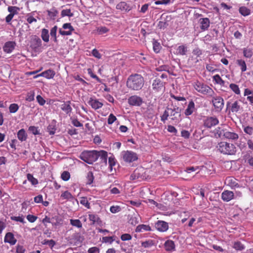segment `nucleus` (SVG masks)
Listing matches in <instances>:
<instances>
[{"mask_svg": "<svg viewBox=\"0 0 253 253\" xmlns=\"http://www.w3.org/2000/svg\"><path fill=\"white\" fill-rule=\"evenodd\" d=\"M156 228L160 232H166L169 229L168 223L163 220H158L155 223Z\"/></svg>", "mask_w": 253, "mask_h": 253, "instance_id": "obj_13", "label": "nucleus"}, {"mask_svg": "<svg viewBox=\"0 0 253 253\" xmlns=\"http://www.w3.org/2000/svg\"><path fill=\"white\" fill-rule=\"evenodd\" d=\"M195 103L192 100H191L189 102L187 107L185 110L184 114L187 116H190L195 111Z\"/></svg>", "mask_w": 253, "mask_h": 253, "instance_id": "obj_21", "label": "nucleus"}, {"mask_svg": "<svg viewBox=\"0 0 253 253\" xmlns=\"http://www.w3.org/2000/svg\"><path fill=\"white\" fill-rule=\"evenodd\" d=\"M86 178L87 184L90 185L93 183L94 177L92 171H89L87 173Z\"/></svg>", "mask_w": 253, "mask_h": 253, "instance_id": "obj_36", "label": "nucleus"}, {"mask_svg": "<svg viewBox=\"0 0 253 253\" xmlns=\"http://www.w3.org/2000/svg\"><path fill=\"white\" fill-rule=\"evenodd\" d=\"M144 84L143 77L139 74H135L128 77L126 81L127 87L132 90L138 91L141 89Z\"/></svg>", "mask_w": 253, "mask_h": 253, "instance_id": "obj_1", "label": "nucleus"}, {"mask_svg": "<svg viewBox=\"0 0 253 253\" xmlns=\"http://www.w3.org/2000/svg\"><path fill=\"white\" fill-rule=\"evenodd\" d=\"M234 198L235 195L232 191L225 190L221 194V199L224 202H229Z\"/></svg>", "mask_w": 253, "mask_h": 253, "instance_id": "obj_14", "label": "nucleus"}, {"mask_svg": "<svg viewBox=\"0 0 253 253\" xmlns=\"http://www.w3.org/2000/svg\"><path fill=\"white\" fill-rule=\"evenodd\" d=\"M212 97V104L216 109L218 111H221L224 106V100L220 96H213Z\"/></svg>", "mask_w": 253, "mask_h": 253, "instance_id": "obj_8", "label": "nucleus"}, {"mask_svg": "<svg viewBox=\"0 0 253 253\" xmlns=\"http://www.w3.org/2000/svg\"><path fill=\"white\" fill-rule=\"evenodd\" d=\"M88 219L91 221V224L101 225L102 224V221L99 215L95 213L89 212L88 213Z\"/></svg>", "mask_w": 253, "mask_h": 253, "instance_id": "obj_12", "label": "nucleus"}, {"mask_svg": "<svg viewBox=\"0 0 253 253\" xmlns=\"http://www.w3.org/2000/svg\"><path fill=\"white\" fill-rule=\"evenodd\" d=\"M151 230V228L149 225L140 224L138 225L135 229L136 232H142L144 231H149Z\"/></svg>", "mask_w": 253, "mask_h": 253, "instance_id": "obj_30", "label": "nucleus"}, {"mask_svg": "<svg viewBox=\"0 0 253 253\" xmlns=\"http://www.w3.org/2000/svg\"><path fill=\"white\" fill-rule=\"evenodd\" d=\"M16 43L13 41L6 42L2 47L3 51L6 53H11L15 49Z\"/></svg>", "mask_w": 253, "mask_h": 253, "instance_id": "obj_11", "label": "nucleus"}, {"mask_svg": "<svg viewBox=\"0 0 253 253\" xmlns=\"http://www.w3.org/2000/svg\"><path fill=\"white\" fill-rule=\"evenodd\" d=\"M97 31L99 34L101 35L108 32L109 30L106 27H100L97 28Z\"/></svg>", "mask_w": 253, "mask_h": 253, "instance_id": "obj_62", "label": "nucleus"}, {"mask_svg": "<svg viewBox=\"0 0 253 253\" xmlns=\"http://www.w3.org/2000/svg\"><path fill=\"white\" fill-rule=\"evenodd\" d=\"M233 247L237 251H242L245 249L244 246L239 241L235 242Z\"/></svg>", "mask_w": 253, "mask_h": 253, "instance_id": "obj_47", "label": "nucleus"}, {"mask_svg": "<svg viewBox=\"0 0 253 253\" xmlns=\"http://www.w3.org/2000/svg\"><path fill=\"white\" fill-rule=\"evenodd\" d=\"M227 184L231 187V188H236L240 187L239 184L237 182V180L232 177H228L226 180Z\"/></svg>", "mask_w": 253, "mask_h": 253, "instance_id": "obj_26", "label": "nucleus"}, {"mask_svg": "<svg viewBox=\"0 0 253 253\" xmlns=\"http://www.w3.org/2000/svg\"><path fill=\"white\" fill-rule=\"evenodd\" d=\"M213 81L215 84H219L221 86H224L225 82L221 78L220 76L218 74L215 75L212 77Z\"/></svg>", "mask_w": 253, "mask_h": 253, "instance_id": "obj_31", "label": "nucleus"}, {"mask_svg": "<svg viewBox=\"0 0 253 253\" xmlns=\"http://www.w3.org/2000/svg\"><path fill=\"white\" fill-rule=\"evenodd\" d=\"M27 178L28 180L30 181L33 185L35 186L38 184V179L35 178L32 174L30 173L27 174Z\"/></svg>", "mask_w": 253, "mask_h": 253, "instance_id": "obj_40", "label": "nucleus"}, {"mask_svg": "<svg viewBox=\"0 0 253 253\" xmlns=\"http://www.w3.org/2000/svg\"><path fill=\"white\" fill-rule=\"evenodd\" d=\"M153 50L156 53L159 52L161 46L159 42L156 41H154L153 42Z\"/></svg>", "mask_w": 253, "mask_h": 253, "instance_id": "obj_50", "label": "nucleus"}, {"mask_svg": "<svg viewBox=\"0 0 253 253\" xmlns=\"http://www.w3.org/2000/svg\"><path fill=\"white\" fill-rule=\"evenodd\" d=\"M42 45L41 40L37 36H34L31 41V46L34 49H37Z\"/></svg>", "mask_w": 253, "mask_h": 253, "instance_id": "obj_23", "label": "nucleus"}, {"mask_svg": "<svg viewBox=\"0 0 253 253\" xmlns=\"http://www.w3.org/2000/svg\"><path fill=\"white\" fill-rule=\"evenodd\" d=\"M121 239L123 241H129L132 239V237L129 234L125 233L121 235Z\"/></svg>", "mask_w": 253, "mask_h": 253, "instance_id": "obj_61", "label": "nucleus"}, {"mask_svg": "<svg viewBox=\"0 0 253 253\" xmlns=\"http://www.w3.org/2000/svg\"><path fill=\"white\" fill-rule=\"evenodd\" d=\"M243 128L246 134L250 136L253 135V127L249 126H243Z\"/></svg>", "mask_w": 253, "mask_h": 253, "instance_id": "obj_43", "label": "nucleus"}, {"mask_svg": "<svg viewBox=\"0 0 253 253\" xmlns=\"http://www.w3.org/2000/svg\"><path fill=\"white\" fill-rule=\"evenodd\" d=\"M109 169L110 172H112L113 168L116 165V160L114 157H110L108 159Z\"/></svg>", "mask_w": 253, "mask_h": 253, "instance_id": "obj_44", "label": "nucleus"}, {"mask_svg": "<svg viewBox=\"0 0 253 253\" xmlns=\"http://www.w3.org/2000/svg\"><path fill=\"white\" fill-rule=\"evenodd\" d=\"M88 103L94 110L100 109L103 105V103L100 102L98 99L92 97L89 98Z\"/></svg>", "mask_w": 253, "mask_h": 253, "instance_id": "obj_15", "label": "nucleus"}, {"mask_svg": "<svg viewBox=\"0 0 253 253\" xmlns=\"http://www.w3.org/2000/svg\"><path fill=\"white\" fill-rule=\"evenodd\" d=\"M55 72L51 69L46 70L42 73L36 76L34 78H37L39 77H43L47 79H52L55 76Z\"/></svg>", "mask_w": 253, "mask_h": 253, "instance_id": "obj_17", "label": "nucleus"}, {"mask_svg": "<svg viewBox=\"0 0 253 253\" xmlns=\"http://www.w3.org/2000/svg\"><path fill=\"white\" fill-rule=\"evenodd\" d=\"M239 135L233 131H229L226 129L223 133V138L231 140H236L238 139Z\"/></svg>", "mask_w": 253, "mask_h": 253, "instance_id": "obj_16", "label": "nucleus"}, {"mask_svg": "<svg viewBox=\"0 0 253 253\" xmlns=\"http://www.w3.org/2000/svg\"><path fill=\"white\" fill-rule=\"evenodd\" d=\"M229 87L231 88V89L237 95H239L241 93V91L240 90V88L238 85L235 84H231L229 85Z\"/></svg>", "mask_w": 253, "mask_h": 253, "instance_id": "obj_45", "label": "nucleus"}, {"mask_svg": "<svg viewBox=\"0 0 253 253\" xmlns=\"http://www.w3.org/2000/svg\"><path fill=\"white\" fill-rule=\"evenodd\" d=\"M225 129H222L220 127H218L214 130V134L216 137L223 139V133Z\"/></svg>", "mask_w": 253, "mask_h": 253, "instance_id": "obj_37", "label": "nucleus"}, {"mask_svg": "<svg viewBox=\"0 0 253 253\" xmlns=\"http://www.w3.org/2000/svg\"><path fill=\"white\" fill-rule=\"evenodd\" d=\"M121 157L126 163H131L136 161L138 156L136 153L131 151H124L121 153Z\"/></svg>", "mask_w": 253, "mask_h": 253, "instance_id": "obj_6", "label": "nucleus"}, {"mask_svg": "<svg viewBox=\"0 0 253 253\" xmlns=\"http://www.w3.org/2000/svg\"><path fill=\"white\" fill-rule=\"evenodd\" d=\"M168 26V23L166 20L159 22L158 27L160 29H165Z\"/></svg>", "mask_w": 253, "mask_h": 253, "instance_id": "obj_60", "label": "nucleus"}, {"mask_svg": "<svg viewBox=\"0 0 253 253\" xmlns=\"http://www.w3.org/2000/svg\"><path fill=\"white\" fill-rule=\"evenodd\" d=\"M239 13L244 16H247L251 14V10L248 7L243 6L239 9Z\"/></svg>", "mask_w": 253, "mask_h": 253, "instance_id": "obj_32", "label": "nucleus"}, {"mask_svg": "<svg viewBox=\"0 0 253 253\" xmlns=\"http://www.w3.org/2000/svg\"><path fill=\"white\" fill-rule=\"evenodd\" d=\"M61 16L62 17L67 16L70 17L73 16V14L71 12V10L70 9H66L62 10Z\"/></svg>", "mask_w": 253, "mask_h": 253, "instance_id": "obj_53", "label": "nucleus"}, {"mask_svg": "<svg viewBox=\"0 0 253 253\" xmlns=\"http://www.w3.org/2000/svg\"><path fill=\"white\" fill-rule=\"evenodd\" d=\"M8 11L10 12V14L14 16L15 15H17L18 14V12L20 11V9L19 7L15 6H9L7 8Z\"/></svg>", "mask_w": 253, "mask_h": 253, "instance_id": "obj_34", "label": "nucleus"}, {"mask_svg": "<svg viewBox=\"0 0 253 253\" xmlns=\"http://www.w3.org/2000/svg\"><path fill=\"white\" fill-rule=\"evenodd\" d=\"M226 109L229 113L236 114L242 112L243 107L241 106L240 101H229L226 103Z\"/></svg>", "mask_w": 253, "mask_h": 253, "instance_id": "obj_5", "label": "nucleus"}, {"mask_svg": "<svg viewBox=\"0 0 253 253\" xmlns=\"http://www.w3.org/2000/svg\"><path fill=\"white\" fill-rule=\"evenodd\" d=\"M62 179L64 181H68L70 178V174L69 172L67 171H64L61 175Z\"/></svg>", "mask_w": 253, "mask_h": 253, "instance_id": "obj_54", "label": "nucleus"}, {"mask_svg": "<svg viewBox=\"0 0 253 253\" xmlns=\"http://www.w3.org/2000/svg\"><path fill=\"white\" fill-rule=\"evenodd\" d=\"M163 82L161 81V80L158 79H156L153 81L152 84V87L153 89L156 91H159L161 90L163 87Z\"/></svg>", "mask_w": 253, "mask_h": 253, "instance_id": "obj_22", "label": "nucleus"}, {"mask_svg": "<svg viewBox=\"0 0 253 253\" xmlns=\"http://www.w3.org/2000/svg\"><path fill=\"white\" fill-rule=\"evenodd\" d=\"M17 138L21 142L26 141L27 139V134L24 129H20L17 132Z\"/></svg>", "mask_w": 253, "mask_h": 253, "instance_id": "obj_27", "label": "nucleus"}, {"mask_svg": "<svg viewBox=\"0 0 253 253\" xmlns=\"http://www.w3.org/2000/svg\"><path fill=\"white\" fill-rule=\"evenodd\" d=\"M61 198L64 200H72L74 199V197L68 191H65L61 195Z\"/></svg>", "mask_w": 253, "mask_h": 253, "instance_id": "obj_33", "label": "nucleus"}, {"mask_svg": "<svg viewBox=\"0 0 253 253\" xmlns=\"http://www.w3.org/2000/svg\"><path fill=\"white\" fill-rule=\"evenodd\" d=\"M48 15L52 19H54L56 16L58 12L56 10L52 9L50 10H48Z\"/></svg>", "mask_w": 253, "mask_h": 253, "instance_id": "obj_58", "label": "nucleus"}, {"mask_svg": "<svg viewBox=\"0 0 253 253\" xmlns=\"http://www.w3.org/2000/svg\"><path fill=\"white\" fill-rule=\"evenodd\" d=\"M169 108H170L167 107L163 114L161 116V120L164 123H165L166 121L168 120V117H169Z\"/></svg>", "mask_w": 253, "mask_h": 253, "instance_id": "obj_39", "label": "nucleus"}, {"mask_svg": "<svg viewBox=\"0 0 253 253\" xmlns=\"http://www.w3.org/2000/svg\"><path fill=\"white\" fill-rule=\"evenodd\" d=\"M121 210V208L119 206H112L110 208V211L113 213L119 212Z\"/></svg>", "mask_w": 253, "mask_h": 253, "instance_id": "obj_56", "label": "nucleus"}, {"mask_svg": "<svg viewBox=\"0 0 253 253\" xmlns=\"http://www.w3.org/2000/svg\"><path fill=\"white\" fill-rule=\"evenodd\" d=\"M193 85L197 91L203 95L211 97L214 94V91L211 87L198 80L193 83Z\"/></svg>", "mask_w": 253, "mask_h": 253, "instance_id": "obj_2", "label": "nucleus"}, {"mask_svg": "<svg viewBox=\"0 0 253 253\" xmlns=\"http://www.w3.org/2000/svg\"><path fill=\"white\" fill-rule=\"evenodd\" d=\"M180 109L178 107L169 108V117L175 123H178L180 119Z\"/></svg>", "mask_w": 253, "mask_h": 253, "instance_id": "obj_7", "label": "nucleus"}, {"mask_svg": "<svg viewBox=\"0 0 253 253\" xmlns=\"http://www.w3.org/2000/svg\"><path fill=\"white\" fill-rule=\"evenodd\" d=\"M203 167H199V166L188 167L186 169L185 171L186 172H187V173H190L192 171H195L197 170H199V171L200 170H201L202 169V168H203Z\"/></svg>", "mask_w": 253, "mask_h": 253, "instance_id": "obj_51", "label": "nucleus"}, {"mask_svg": "<svg viewBox=\"0 0 253 253\" xmlns=\"http://www.w3.org/2000/svg\"><path fill=\"white\" fill-rule=\"evenodd\" d=\"M80 203L81 204L84 206L88 209H89L90 208V204L88 202L87 198L85 197H83L81 198V199L80 200Z\"/></svg>", "mask_w": 253, "mask_h": 253, "instance_id": "obj_49", "label": "nucleus"}, {"mask_svg": "<svg viewBox=\"0 0 253 253\" xmlns=\"http://www.w3.org/2000/svg\"><path fill=\"white\" fill-rule=\"evenodd\" d=\"M19 108V107L17 104L12 103L9 105V110L10 113H15L18 110Z\"/></svg>", "mask_w": 253, "mask_h": 253, "instance_id": "obj_48", "label": "nucleus"}, {"mask_svg": "<svg viewBox=\"0 0 253 253\" xmlns=\"http://www.w3.org/2000/svg\"><path fill=\"white\" fill-rule=\"evenodd\" d=\"M237 63L240 67L241 70L242 72L246 71L247 66L244 60L242 59H238L237 60Z\"/></svg>", "mask_w": 253, "mask_h": 253, "instance_id": "obj_41", "label": "nucleus"}, {"mask_svg": "<svg viewBox=\"0 0 253 253\" xmlns=\"http://www.w3.org/2000/svg\"><path fill=\"white\" fill-rule=\"evenodd\" d=\"M200 28L202 31L208 29L210 25V21L208 18H200L199 20Z\"/></svg>", "mask_w": 253, "mask_h": 253, "instance_id": "obj_18", "label": "nucleus"}, {"mask_svg": "<svg viewBox=\"0 0 253 253\" xmlns=\"http://www.w3.org/2000/svg\"><path fill=\"white\" fill-rule=\"evenodd\" d=\"M41 37L42 40L45 42L49 41V32L47 29H43L42 30Z\"/></svg>", "mask_w": 253, "mask_h": 253, "instance_id": "obj_35", "label": "nucleus"}, {"mask_svg": "<svg viewBox=\"0 0 253 253\" xmlns=\"http://www.w3.org/2000/svg\"><path fill=\"white\" fill-rule=\"evenodd\" d=\"M116 120L117 118L116 116H115L113 114H110L108 118V123L109 125H111Z\"/></svg>", "mask_w": 253, "mask_h": 253, "instance_id": "obj_64", "label": "nucleus"}, {"mask_svg": "<svg viewBox=\"0 0 253 253\" xmlns=\"http://www.w3.org/2000/svg\"><path fill=\"white\" fill-rule=\"evenodd\" d=\"M4 241L5 243H9L10 245H14L16 244L17 240L14 237L13 233L8 232L4 237Z\"/></svg>", "mask_w": 253, "mask_h": 253, "instance_id": "obj_19", "label": "nucleus"}, {"mask_svg": "<svg viewBox=\"0 0 253 253\" xmlns=\"http://www.w3.org/2000/svg\"><path fill=\"white\" fill-rule=\"evenodd\" d=\"M11 219L13 221H18L21 222L22 223H25V221L24 220V217L23 215L18 216H11Z\"/></svg>", "mask_w": 253, "mask_h": 253, "instance_id": "obj_55", "label": "nucleus"}, {"mask_svg": "<svg viewBox=\"0 0 253 253\" xmlns=\"http://www.w3.org/2000/svg\"><path fill=\"white\" fill-rule=\"evenodd\" d=\"M29 130L34 135L40 134V131L37 127L35 126H30L29 127Z\"/></svg>", "mask_w": 253, "mask_h": 253, "instance_id": "obj_59", "label": "nucleus"}, {"mask_svg": "<svg viewBox=\"0 0 253 253\" xmlns=\"http://www.w3.org/2000/svg\"><path fill=\"white\" fill-rule=\"evenodd\" d=\"M61 109L64 111L67 115L70 116L72 108L70 106V101L64 102L60 106Z\"/></svg>", "mask_w": 253, "mask_h": 253, "instance_id": "obj_20", "label": "nucleus"}, {"mask_svg": "<svg viewBox=\"0 0 253 253\" xmlns=\"http://www.w3.org/2000/svg\"><path fill=\"white\" fill-rule=\"evenodd\" d=\"M71 225L73 226L79 228L82 227V223L79 219H73L70 220Z\"/></svg>", "mask_w": 253, "mask_h": 253, "instance_id": "obj_42", "label": "nucleus"}, {"mask_svg": "<svg viewBox=\"0 0 253 253\" xmlns=\"http://www.w3.org/2000/svg\"><path fill=\"white\" fill-rule=\"evenodd\" d=\"M96 150L85 151L80 156V158L88 164H92L97 160Z\"/></svg>", "mask_w": 253, "mask_h": 253, "instance_id": "obj_4", "label": "nucleus"}, {"mask_svg": "<svg viewBox=\"0 0 253 253\" xmlns=\"http://www.w3.org/2000/svg\"><path fill=\"white\" fill-rule=\"evenodd\" d=\"M116 8L119 10L128 11L131 9L130 6L125 1H122L116 5Z\"/></svg>", "mask_w": 253, "mask_h": 253, "instance_id": "obj_25", "label": "nucleus"}, {"mask_svg": "<svg viewBox=\"0 0 253 253\" xmlns=\"http://www.w3.org/2000/svg\"><path fill=\"white\" fill-rule=\"evenodd\" d=\"M164 247L166 251H172L175 249L174 242L172 240H167L164 244Z\"/></svg>", "mask_w": 253, "mask_h": 253, "instance_id": "obj_29", "label": "nucleus"}, {"mask_svg": "<svg viewBox=\"0 0 253 253\" xmlns=\"http://www.w3.org/2000/svg\"><path fill=\"white\" fill-rule=\"evenodd\" d=\"M42 244L47 245L52 248L55 245V242L53 240H44L42 242Z\"/></svg>", "mask_w": 253, "mask_h": 253, "instance_id": "obj_52", "label": "nucleus"}, {"mask_svg": "<svg viewBox=\"0 0 253 253\" xmlns=\"http://www.w3.org/2000/svg\"><path fill=\"white\" fill-rule=\"evenodd\" d=\"M187 52V46L185 45H181L176 49V54L180 55H185Z\"/></svg>", "mask_w": 253, "mask_h": 253, "instance_id": "obj_28", "label": "nucleus"}, {"mask_svg": "<svg viewBox=\"0 0 253 253\" xmlns=\"http://www.w3.org/2000/svg\"><path fill=\"white\" fill-rule=\"evenodd\" d=\"M243 54L245 57L250 58L253 55V50L251 48H244Z\"/></svg>", "mask_w": 253, "mask_h": 253, "instance_id": "obj_38", "label": "nucleus"}, {"mask_svg": "<svg viewBox=\"0 0 253 253\" xmlns=\"http://www.w3.org/2000/svg\"><path fill=\"white\" fill-rule=\"evenodd\" d=\"M219 123L217 118L214 117H210L207 118L204 121V126L207 128H211L217 125Z\"/></svg>", "mask_w": 253, "mask_h": 253, "instance_id": "obj_10", "label": "nucleus"}, {"mask_svg": "<svg viewBox=\"0 0 253 253\" xmlns=\"http://www.w3.org/2000/svg\"><path fill=\"white\" fill-rule=\"evenodd\" d=\"M57 30V26H54L53 28H51L50 32V35L51 37V38H53V41L55 42H57V38H56V32Z\"/></svg>", "mask_w": 253, "mask_h": 253, "instance_id": "obj_46", "label": "nucleus"}, {"mask_svg": "<svg viewBox=\"0 0 253 253\" xmlns=\"http://www.w3.org/2000/svg\"><path fill=\"white\" fill-rule=\"evenodd\" d=\"M217 148L221 153L225 155H234L236 152V148L233 144L224 141L218 143Z\"/></svg>", "mask_w": 253, "mask_h": 253, "instance_id": "obj_3", "label": "nucleus"}, {"mask_svg": "<svg viewBox=\"0 0 253 253\" xmlns=\"http://www.w3.org/2000/svg\"><path fill=\"white\" fill-rule=\"evenodd\" d=\"M97 154L98 155L97 159L99 158L102 162L106 164L108 157L107 152L104 150L97 151Z\"/></svg>", "mask_w": 253, "mask_h": 253, "instance_id": "obj_24", "label": "nucleus"}, {"mask_svg": "<svg viewBox=\"0 0 253 253\" xmlns=\"http://www.w3.org/2000/svg\"><path fill=\"white\" fill-rule=\"evenodd\" d=\"M34 97H35L34 92L31 91L30 92L28 93L26 99L27 101L31 102L34 100Z\"/></svg>", "mask_w": 253, "mask_h": 253, "instance_id": "obj_63", "label": "nucleus"}, {"mask_svg": "<svg viewBox=\"0 0 253 253\" xmlns=\"http://www.w3.org/2000/svg\"><path fill=\"white\" fill-rule=\"evenodd\" d=\"M71 123L76 127H82L83 125L77 119L71 118Z\"/></svg>", "mask_w": 253, "mask_h": 253, "instance_id": "obj_57", "label": "nucleus"}, {"mask_svg": "<svg viewBox=\"0 0 253 253\" xmlns=\"http://www.w3.org/2000/svg\"><path fill=\"white\" fill-rule=\"evenodd\" d=\"M128 103L131 106H140L143 103V99L137 95H132L128 99Z\"/></svg>", "mask_w": 253, "mask_h": 253, "instance_id": "obj_9", "label": "nucleus"}]
</instances>
